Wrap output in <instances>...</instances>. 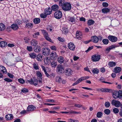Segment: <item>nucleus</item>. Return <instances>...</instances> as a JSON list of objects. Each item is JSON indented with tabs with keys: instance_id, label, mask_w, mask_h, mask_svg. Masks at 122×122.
I'll use <instances>...</instances> for the list:
<instances>
[{
	"instance_id": "nucleus-1",
	"label": "nucleus",
	"mask_w": 122,
	"mask_h": 122,
	"mask_svg": "<svg viewBox=\"0 0 122 122\" xmlns=\"http://www.w3.org/2000/svg\"><path fill=\"white\" fill-rule=\"evenodd\" d=\"M59 5L61 7L63 10L65 11H69L71 8V5L70 3L65 2L63 0L59 1Z\"/></svg>"
},
{
	"instance_id": "nucleus-2",
	"label": "nucleus",
	"mask_w": 122,
	"mask_h": 122,
	"mask_svg": "<svg viewBox=\"0 0 122 122\" xmlns=\"http://www.w3.org/2000/svg\"><path fill=\"white\" fill-rule=\"evenodd\" d=\"M101 56L98 54H95L92 56L91 59L93 62L99 61L101 59Z\"/></svg>"
},
{
	"instance_id": "nucleus-3",
	"label": "nucleus",
	"mask_w": 122,
	"mask_h": 122,
	"mask_svg": "<svg viewBox=\"0 0 122 122\" xmlns=\"http://www.w3.org/2000/svg\"><path fill=\"white\" fill-rule=\"evenodd\" d=\"M41 31L47 40L51 42H53V41L49 37L48 33L46 30H41Z\"/></svg>"
},
{
	"instance_id": "nucleus-4",
	"label": "nucleus",
	"mask_w": 122,
	"mask_h": 122,
	"mask_svg": "<svg viewBox=\"0 0 122 122\" xmlns=\"http://www.w3.org/2000/svg\"><path fill=\"white\" fill-rule=\"evenodd\" d=\"M61 12L60 10H57L55 12L54 14L55 17L57 19H60L62 16Z\"/></svg>"
},
{
	"instance_id": "nucleus-5",
	"label": "nucleus",
	"mask_w": 122,
	"mask_h": 122,
	"mask_svg": "<svg viewBox=\"0 0 122 122\" xmlns=\"http://www.w3.org/2000/svg\"><path fill=\"white\" fill-rule=\"evenodd\" d=\"M111 104L112 105H114L117 107H120L121 104V103L119 101H116L114 99L112 101Z\"/></svg>"
},
{
	"instance_id": "nucleus-6",
	"label": "nucleus",
	"mask_w": 122,
	"mask_h": 122,
	"mask_svg": "<svg viewBox=\"0 0 122 122\" xmlns=\"http://www.w3.org/2000/svg\"><path fill=\"white\" fill-rule=\"evenodd\" d=\"M57 54L55 51L52 52L50 55V58L52 60H55L57 59Z\"/></svg>"
},
{
	"instance_id": "nucleus-7",
	"label": "nucleus",
	"mask_w": 122,
	"mask_h": 122,
	"mask_svg": "<svg viewBox=\"0 0 122 122\" xmlns=\"http://www.w3.org/2000/svg\"><path fill=\"white\" fill-rule=\"evenodd\" d=\"M50 51V49L47 48H44L42 51L43 54L46 56H48L49 54Z\"/></svg>"
},
{
	"instance_id": "nucleus-8",
	"label": "nucleus",
	"mask_w": 122,
	"mask_h": 122,
	"mask_svg": "<svg viewBox=\"0 0 122 122\" xmlns=\"http://www.w3.org/2000/svg\"><path fill=\"white\" fill-rule=\"evenodd\" d=\"M56 70L59 73H62L64 72V69L61 65L58 66Z\"/></svg>"
},
{
	"instance_id": "nucleus-9",
	"label": "nucleus",
	"mask_w": 122,
	"mask_h": 122,
	"mask_svg": "<svg viewBox=\"0 0 122 122\" xmlns=\"http://www.w3.org/2000/svg\"><path fill=\"white\" fill-rule=\"evenodd\" d=\"M28 81L30 84H33L35 86L37 85L38 81L36 79H31L30 80H28Z\"/></svg>"
},
{
	"instance_id": "nucleus-10",
	"label": "nucleus",
	"mask_w": 122,
	"mask_h": 122,
	"mask_svg": "<svg viewBox=\"0 0 122 122\" xmlns=\"http://www.w3.org/2000/svg\"><path fill=\"white\" fill-rule=\"evenodd\" d=\"M108 39L112 42H115L117 41V38L112 36H109L108 37Z\"/></svg>"
},
{
	"instance_id": "nucleus-11",
	"label": "nucleus",
	"mask_w": 122,
	"mask_h": 122,
	"mask_svg": "<svg viewBox=\"0 0 122 122\" xmlns=\"http://www.w3.org/2000/svg\"><path fill=\"white\" fill-rule=\"evenodd\" d=\"M65 74L67 76H71L72 73V71L71 69H69L65 71Z\"/></svg>"
},
{
	"instance_id": "nucleus-12",
	"label": "nucleus",
	"mask_w": 122,
	"mask_h": 122,
	"mask_svg": "<svg viewBox=\"0 0 122 122\" xmlns=\"http://www.w3.org/2000/svg\"><path fill=\"white\" fill-rule=\"evenodd\" d=\"M92 42L95 43H97L99 41L98 38L96 36H93L91 39Z\"/></svg>"
},
{
	"instance_id": "nucleus-13",
	"label": "nucleus",
	"mask_w": 122,
	"mask_h": 122,
	"mask_svg": "<svg viewBox=\"0 0 122 122\" xmlns=\"http://www.w3.org/2000/svg\"><path fill=\"white\" fill-rule=\"evenodd\" d=\"M44 12L45 14L47 15L51 14L52 12V9H51L49 7L47 9H45Z\"/></svg>"
},
{
	"instance_id": "nucleus-14",
	"label": "nucleus",
	"mask_w": 122,
	"mask_h": 122,
	"mask_svg": "<svg viewBox=\"0 0 122 122\" xmlns=\"http://www.w3.org/2000/svg\"><path fill=\"white\" fill-rule=\"evenodd\" d=\"M68 47L70 50H74L75 47L74 44L71 42L68 44Z\"/></svg>"
},
{
	"instance_id": "nucleus-15",
	"label": "nucleus",
	"mask_w": 122,
	"mask_h": 122,
	"mask_svg": "<svg viewBox=\"0 0 122 122\" xmlns=\"http://www.w3.org/2000/svg\"><path fill=\"white\" fill-rule=\"evenodd\" d=\"M36 109V107L33 105H30L27 107V111L28 112L32 111Z\"/></svg>"
},
{
	"instance_id": "nucleus-16",
	"label": "nucleus",
	"mask_w": 122,
	"mask_h": 122,
	"mask_svg": "<svg viewBox=\"0 0 122 122\" xmlns=\"http://www.w3.org/2000/svg\"><path fill=\"white\" fill-rule=\"evenodd\" d=\"M11 28L14 30H16L19 28V27L17 24H13L11 26Z\"/></svg>"
},
{
	"instance_id": "nucleus-17",
	"label": "nucleus",
	"mask_w": 122,
	"mask_h": 122,
	"mask_svg": "<svg viewBox=\"0 0 122 122\" xmlns=\"http://www.w3.org/2000/svg\"><path fill=\"white\" fill-rule=\"evenodd\" d=\"M0 71L5 74H6L7 73L6 70L5 68L2 66H0Z\"/></svg>"
},
{
	"instance_id": "nucleus-18",
	"label": "nucleus",
	"mask_w": 122,
	"mask_h": 122,
	"mask_svg": "<svg viewBox=\"0 0 122 122\" xmlns=\"http://www.w3.org/2000/svg\"><path fill=\"white\" fill-rule=\"evenodd\" d=\"M121 70V68L119 67H116L114 69V72L116 73H118L120 72Z\"/></svg>"
},
{
	"instance_id": "nucleus-19",
	"label": "nucleus",
	"mask_w": 122,
	"mask_h": 122,
	"mask_svg": "<svg viewBox=\"0 0 122 122\" xmlns=\"http://www.w3.org/2000/svg\"><path fill=\"white\" fill-rule=\"evenodd\" d=\"M118 91H114L112 93V96L114 98H118Z\"/></svg>"
},
{
	"instance_id": "nucleus-20",
	"label": "nucleus",
	"mask_w": 122,
	"mask_h": 122,
	"mask_svg": "<svg viewBox=\"0 0 122 122\" xmlns=\"http://www.w3.org/2000/svg\"><path fill=\"white\" fill-rule=\"evenodd\" d=\"M7 44V42L5 41H2L0 42V46L3 48L5 47L6 46Z\"/></svg>"
},
{
	"instance_id": "nucleus-21",
	"label": "nucleus",
	"mask_w": 122,
	"mask_h": 122,
	"mask_svg": "<svg viewBox=\"0 0 122 122\" xmlns=\"http://www.w3.org/2000/svg\"><path fill=\"white\" fill-rule=\"evenodd\" d=\"M34 51L36 53H38L41 50L40 47L38 46H35V47L34 48Z\"/></svg>"
},
{
	"instance_id": "nucleus-22",
	"label": "nucleus",
	"mask_w": 122,
	"mask_h": 122,
	"mask_svg": "<svg viewBox=\"0 0 122 122\" xmlns=\"http://www.w3.org/2000/svg\"><path fill=\"white\" fill-rule=\"evenodd\" d=\"M116 65V63L114 61H110L108 63V65L110 67H113L115 66Z\"/></svg>"
},
{
	"instance_id": "nucleus-23",
	"label": "nucleus",
	"mask_w": 122,
	"mask_h": 122,
	"mask_svg": "<svg viewBox=\"0 0 122 122\" xmlns=\"http://www.w3.org/2000/svg\"><path fill=\"white\" fill-rule=\"evenodd\" d=\"M100 90L102 92H112L111 89L108 88H102Z\"/></svg>"
},
{
	"instance_id": "nucleus-24",
	"label": "nucleus",
	"mask_w": 122,
	"mask_h": 122,
	"mask_svg": "<svg viewBox=\"0 0 122 122\" xmlns=\"http://www.w3.org/2000/svg\"><path fill=\"white\" fill-rule=\"evenodd\" d=\"M36 59L38 61H41L43 60L42 56L40 54H39L36 55Z\"/></svg>"
},
{
	"instance_id": "nucleus-25",
	"label": "nucleus",
	"mask_w": 122,
	"mask_h": 122,
	"mask_svg": "<svg viewBox=\"0 0 122 122\" xmlns=\"http://www.w3.org/2000/svg\"><path fill=\"white\" fill-rule=\"evenodd\" d=\"M58 8L59 7L58 5H54L52 6L51 9H52V10L56 11L58 9Z\"/></svg>"
},
{
	"instance_id": "nucleus-26",
	"label": "nucleus",
	"mask_w": 122,
	"mask_h": 122,
	"mask_svg": "<svg viewBox=\"0 0 122 122\" xmlns=\"http://www.w3.org/2000/svg\"><path fill=\"white\" fill-rule=\"evenodd\" d=\"M110 10V9L108 8H105L102 9V11L103 13L105 14L109 12Z\"/></svg>"
},
{
	"instance_id": "nucleus-27",
	"label": "nucleus",
	"mask_w": 122,
	"mask_h": 122,
	"mask_svg": "<svg viewBox=\"0 0 122 122\" xmlns=\"http://www.w3.org/2000/svg\"><path fill=\"white\" fill-rule=\"evenodd\" d=\"M41 21L40 18H35L34 19L33 22L34 24H37L39 23Z\"/></svg>"
},
{
	"instance_id": "nucleus-28",
	"label": "nucleus",
	"mask_w": 122,
	"mask_h": 122,
	"mask_svg": "<svg viewBox=\"0 0 122 122\" xmlns=\"http://www.w3.org/2000/svg\"><path fill=\"white\" fill-rule=\"evenodd\" d=\"M31 45L32 46H35L38 43L37 41L34 39H33L31 41Z\"/></svg>"
},
{
	"instance_id": "nucleus-29",
	"label": "nucleus",
	"mask_w": 122,
	"mask_h": 122,
	"mask_svg": "<svg viewBox=\"0 0 122 122\" xmlns=\"http://www.w3.org/2000/svg\"><path fill=\"white\" fill-rule=\"evenodd\" d=\"M36 74L38 77H39L40 79L42 80V74L41 72L39 71H38L36 72Z\"/></svg>"
},
{
	"instance_id": "nucleus-30",
	"label": "nucleus",
	"mask_w": 122,
	"mask_h": 122,
	"mask_svg": "<svg viewBox=\"0 0 122 122\" xmlns=\"http://www.w3.org/2000/svg\"><path fill=\"white\" fill-rule=\"evenodd\" d=\"M64 58L62 56L59 57L58 59V62L61 64L63 63L64 61Z\"/></svg>"
},
{
	"instance_id": "nucleus-31",
	"label": "nucleus",
	"mask_w": 122,
	"mask_h": 122,
	"mask_svg": "<svg viewBox=\"0 0 122 122\" xmlns=\"http://www.w3.org/2000/svg\"><path fill=\"white\" fill-rule=\"evenodd\" d=\"M33 25L32 23H28L26 24L25 26L26 28L31 29L33 27Z\"/></svg>"
},
{
	"instance_id": "nucleus-32",
	"label": "nucleus",
	"mask_w": 122,
	"mask_h": 122,
	"mask_svg": "<svg viewBox=\"0 0 122 122\" xmlns=\"http://www.w3.org/2000/svg\"><path fill=\"white\" fill-rule=\"evenodd\" d=\"M30 57L34 59L36 57V54L34 53H31L29 54Z\"/></svg>"
},
{
	"instance_id": "nucleus-33",
	"label": "nucleus",
	"mask_w": 122,
	"mask_h": 122,
	"mask_svg": "<svg viewBox=\"0 0 122 122\" xmlns=\"http://www.w3.org/2000/svg\"><path fill=\"white\" fill-rule=\"evenodd\" d=\"M81 33L79 32L78 31H77L76 33V37L79 39H80L81 37Z\"/></svg>"
},
{
	"instance_id": "nucleus-34",
	"label": "nucleus",
	"mask_w": 122,
	"mask_h": 122,
	"mask_svg": "<svg viewBox=\"0 0 122 122\" xmlns=\"http://www.w3.org/2000/svg\"><path fill=\"white\" fill-rule=\"evenodd\" d=\"M5 117L7 120H10L12 119L13 118V116L11 114H10L7 115H6L5 116Z\"/></svg>"
},
{
	"instance_id": "nucleus-35",
	"label": "nucleus",
	"mask_w": 122,
	"mask_h": 122,
	"mask_svg": "<svg viewBox=\"0 0 122 122\" xmlns=\"http://www.w3.org/2000/svg\"><path fill=\"white\" fill-rule=\"evenodd\" d=\"M5 28V26L2 23H0V31L4 30Z\"/></svg>"
},
{
	"instance_id": "nucleus-36",
	"label": "nucleus",
	"mask_w": 122,
	"mask_h": 122,
	"mask_svg": "<svg viewBox=\"0 0 122 122\" xmlns=\"http://www.w3.org/2000/svg\"><path fill=\"white\" fill-rule=\"evenodd\" d=\"M92 72L94 74H97L99 72V71L97 68H93L92 70Z\"/></svg>"
},
{
	"instance_id": "nucleus-37",
	"label": "nucleus",
	"mask_w": 122,
	"mask_h": 122,
	"mask_svg": "<svg viewBox=\"0 0 122 122\" xmlns=\"http://www.w3.org/2000/svg\"><path fill=\"white\" fill-rule=\"evenodd\" d=\"M95 22L92 20H89L88 21L87 24L89 25H91L93 24Z\"/></svg>"
},
{
	"instance_id": "nucleus-38",
	"label": "nucleus",
	"mask_w": 122,
	"mask_h": 122,
	"mask_svg": "<svg viewBox=\"0 0 122 122\" xmlns=\"http://www.w3.org/2000/svg\"><path fill=\"white\" fill-rule=\"evenodd\" d=\"M109 41L108 39H103L102 42L105 45L109 43Z\"/></svg>"
},
{
	"instance_id": "nucleus-39",
	"label": "nucleus",
	"mask_w": 122,
	"mask_h": 122,
	"mask_svg": "<svg viewBox=\"0 0 122 122\" xmlns=\"http://www.w3.org/2000/svg\"><path fill=\"white\" fill-rule=\"evenodd\" d=\"M69 21L72 22H73V23H74L76 22V19L73 17H70L69 18Z\"/></svg>"
},
{
	"instance_id": "nucleus-40",
	"label": "nucleus",
	"mask_w": 122,
	"mask_h": 122,
	"mask_svg": "<svg viewBox=\"0 0 122 122\" xmlns=\"http://www.w3.org/2000/svg\"><path fill=\"white\" fill-rule=\"evenodd\" d=\"M47 15L45 12H43L41 14L40 16L42 18H45L47 16Z\"/></svg>"
},
{
	"instance_id": "nucleus-41",
	"label": "nucleus",
	"mask_w": 122,
	"mask_h": 122,
	"mask_svg": "<svg viewBox=\"0 0 122 122\" xmlns=\"http://www.w3.org/2000/svg\"><path fill=\"white\" fill-rule=\"evenodd\" d=\"M113 112L115 114L118 113L119 112V110L118 108H115L113 109Z\"/></svg>"
},
{
	"instance_id": "nucleus-42",
	"label": "nucleus",
	"mask_w": 122,
	"mask_h": 122,
	"mask_svg": "<svg viewBox=\"0 0 122 122\" xmlns=\"http://www.w3.org/2000/svg\"><path fill=\"white\" fill-rule=\"evenodd\" d=\"M21 91L23 93L28 92V90L27 89L25 88H22L21 90Z\"/></svg>"
},
{
	"instance_id": "nucleus-43",
	"label": "nucleus",
	"mask_w": 122,
	"mask_h": 122,
	"mask_svg": "<svg viewBox=\"0 0 122 122\" xmlns=\"http://www.w3.org/2000/svg\"><path fill=\"white\" fill-rule=\"evenodd\" d=\"M16 23L17 24V25H20L22 24V22L19 19H17L15 21Z\"/></svg>"
},
{
	"instance_id": "nucleus-44",
	"label": "nucleus",
	"mask_w": 122,
	"mask_h": 122,
	"mask_svg": "<svg viewBox=\"0 0 122 122\" xmlns=\"http://www.w3.org/2000/svg\"><path fill=\"white\" fill-rule=\"evenodd\" d=\"M104 112L106 114L109 115L111 111L109 109H106L104 110Z\"/></svg>"
},
{
	"instance_id": "nucleus-45",
	"label": "nucleus",
	"mask_w": 122,
	"mask_h": 122,
	"mask_svg": "<svg viewBox=\"0 0 122 122\" xmlns=\"http://www.w3.org/2000/svg\"><path fill=\"white\" fill-rule=\"evenodd\" d=\"M102 115V113L101 112H98L97 114V117L98 118L101 117Z\"/></svg>"
},
{
	"instance_id": "nucleus-46",
	"label": "nucleus",
	"mask_w": 122,
	"mask_h": 122,
	"mask_svg": "<svg viewBox=\"0 0 122 122\" xmlns=\"http://www.w3.org/2000/svg\"><path fill=\"white\" fill-rule=\"evenodd\" d=\"M18 81L20 83L22 84H24L25 82L24 80L22 78H20L18 79Z\"/></svg>"
},
{
	"instance_id": "nucleus-47",
	"label": "nucleus",
	"mask_w": 122,
	"mask_h": 122,
	"mask_svg": "<svg viewBox=\"0 0 122 122\" xmlns=\"http://www.w3.org/2000/svg\"><path fill=\"white\" fill-rule=\"evenodd\" d=\"M105 105L106 108L109 107L110 105V103L108 102H106L105 103Z\"/></svg>"
},
{
	"instance_id": "nucleus-48",
	"label": "nucleus",
	"mask_w": 122,
	"mask_h": 122,
	"mask_svg": "<svg viewBox=\"0 0 122 122\" xmlns=\"http://www.w3.org/2000/svg\"><path fill=\"white\" fill-rule=\"evenodd\" d=\"M51 65L52 67H55L57 65V63L56 62L53 61L51 62Z\"/></svg>"
},
{
	"instance_id": "nucleus-49",
	"label": "nucleus",
	"mask_w": 122,
	"mask_h": 122,
	"mask_svg": "<svg viewBox=\"0 0 122 122\" xmlns=\"http://www.w3.org/2000/svg\"><path fill=\"white\" fill-rule=\"evenodd\" d=\"M62 79L59 76H57L56 78V81L58 82H60L61 81Z\"/></svg>"
},
{
	"instance_id": "nucleus-50",
	"label": "nucleus",
	"mask_w": 122,
	"mask_h": 122,
	"mask_svg": "<svg viewBox=\"0 0 122 122\" xmlns=\"http://www.w3.org/2000/svg\"><path fill=\"white\" fill-rule=\"evenodd\" d=\"M118 98H122V91L119 90L118 91Z\"/></svg>"
},
{
	"instance_id": "nucleus-51",
	"label": "nucleus",
	"mask_w": 122,
	"mask_h": 122,
	"mask_svg": "<svg viewBox=\"0 0 122 122\" xmlns=\"http://www.w3.org/2000/svg\"><path fill=\"white\" fill-rule=\"evenodd\" d=\"M119 46H117V45H112L111 46H109L110 47L111 49H112L116 47H119Z\"/></svg>"
},
{
	"instance_id": "nucleus-52",
	"label": "nucleus",
	"mask_w": 122,
	"mask_h": 122,
	"mask_svg": "<svg viewBox=\"0 0 122 122\" xmlns=\"http://www.w3.org/2000/svg\"><path fill=\"white\" fill-rule=\"evenodd\" d=\"M4 80L8 82H11L12 81V80L10 78H6L4 79Z\"/></svg>"
},
{
	"instance_id": "nucleus-53",
	"label": "nucleus",
	"mask_w": 122,
	"mask_h": 122,
	"mask_svg": "<svg viewBox=\"0 0 122 122\" xmlns=\"http://www.w3.org/2000/svg\"><path fill=\"white\" fill-rule=\"evenodd\" d=\"M39 32H37L34 34V35H33V36L35 38H37V36H39Z\"/></svg>"
},
{
	"instance_id": "nucleus-54",
	"label": "nucleus",
	"mask_w": 122,
	"mask_h": 122,
	"mask_svg": "<svg viewBox=\"0 0 122 122\" xmlns=\"http://www.w3.org/2000/svg\"><path fill=\"white\" fill-rule=\"evenodd\" d=\"M27 50L30 51H31L33 50L32 47L31 46H27Z\"/></svg>"
},
{
	"instance_id": "nucleus-55",
	"label": "nucleus",
	"mask_w": 122,
	"mask_h": 122,
	"mask_svg": "<svg viewBox=\"0 0 122 122\" xmlns=\"http://www.w3.org/2000/svg\"><path fill=\"white\" fill-rule=\"evenodd\" d=\"M102 5L104 7H108V4L107 2H103L102 3Z\"/></svg>"
},
{
	"instance_id": "nucleus-56",
	"label": "nucleus",
	"mask_w": 122,
	"mask_h": 122,
	"mask_svg": "<svg viewBox=\"0 0 122 122\" xmlns=\"http://www.w3.org/2000/svg\"><path fill=\"white\" fill-rule=\"evenodd\" d=\"M44 61L45 63L46 64H49L51 63L50 60L46 61V59H44Z\"/></svg>"
},
{
	"instance_id": "nucleus-57",
	"label": "nucleus",
	"mask_w": 122,
	"mask_h": 122,
	"mask_svg": "<svg viewBox=\"0 0 122 122\" xmlns=\"http://www.w3.org/2000/svg\"><path fill=\"white\" fill-rule=\"evenodd\" d=\"M58 40L61 42H64L65 41V40L64 38H62L61 37H58Z\"/></svg>"
},
{
	"instance_id": "nucleus-58",
	"label": "nucleus",
	"mask_w": 122,
	"mask_h": 122,
	"mask_svg": "<svg viewBox=\"0 0 122 122\" xmlns=\"http://www.w3.org/2000/svg\"><path fill=\"white\" fill-rule=\"evenodd\" d=\"M51 49L53 50L56 51L57 50V48L55 46H52L51 47Z\"/></svg>"
},
{
	"instance_id": "nucleus-59",
	"label": "nucleus",
	"mask_w": 122,
	"mask_h": 122,
	"mask_svg": "<svg viewBox=\"0 0 122 122\" xmlns=\"http://www.w3.org/2000/svg\"><path fill=\"white\" fill-rule=\"evenodd\" d=\"M33 67L34 69L36 70H37L39 69L38 66L36 64H34Z\"/></svg>"
},
{
	"instance_id": "nucleus-60",
	"label": "nucleus",
	"mask_w": 122,
	"mask_h": 122,
	"mask_svg": "<svg viewBox=\"0 0 122 122\" xmlns=\"http://www.w3.org/2000/svg\"><path fill=\"white\" fill-rule=\"evenodd\" d=\"M93 48V46H90L89 47L88 49L85 51V52H87L90 51Z\"/></svg>"
},
{
	"instance_id": "nucleus-61",
	"label": "nucleus",
	"mask_w": 122,
	"mask_h": 122,
	"mask_svg": "<svg viewBox=\"0 0 122 122\" xmlns=\"http://www.w3.org/2000/svg\"><path fill=\"white\" fill-rule=\"evenodd\" d=\"M23 22L27 24V23H28L29 21V20H27L26 19L23 20Z\"/></svg>"
},
{
	"instance_id": "nucleus-62",
	"label": "nucleus",
	"mask_w": 122,
	"mask_h": 122,
	"mask_svg": "<svg viewBox=\"0 0 122 122\" xmlns=\"http://www.w3.org/2000/svg\"><path fill=\"white\" fill-rule=\"evenodd\" d=\"M8 76L10 78H12L14 76L11 74L9 73H7Z\"/></svg>"
},
{
	"instance_id": "nucleus-63",
	"label": "nucleus",
	"mask_w": 122,
	"mask_h": 122,
	"mask_svg": "<svg viewBox=\"0 0 122 122\" xmlns=\"http://www.w3.org/2000/svg\"><path fill=\"white\" fill-rule=\"evenodd\" d=\"M80 20L81 21H83L84 22H85L86 21V19L84 18L81 17L80 18Z\"/></svg>"
},
{
	"instance_id": "nucleus-64",
	"label": "nucleus",
	"mask_w": 122,
	"mask_h": 122,
	"mask_svg": "<svg viewBox=\"0 0 122 122\" xmlns=\"http://www.w3.org/2000/svg\"><path fill=\"white\" fill-rule=\"evenodd\" d=\"M74 106L75 107L79 108H80L82 107L81 105L78 104H75V105Z\"/></svg>"
}]
</instances>
